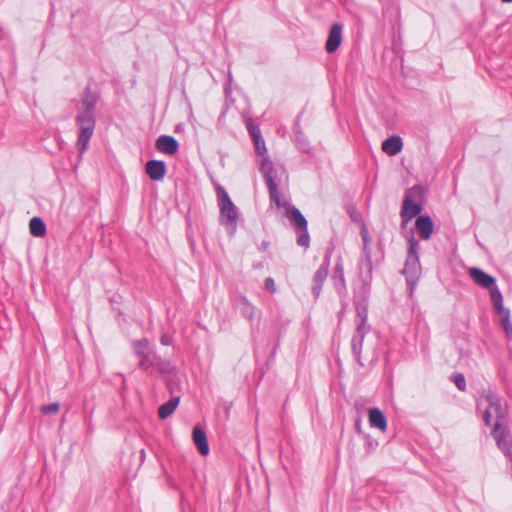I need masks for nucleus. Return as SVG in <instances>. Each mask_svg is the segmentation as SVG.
Segmentation results:
<instances>
[{
    "label": "nucleus",
    "mask_w": 512,
    "mask_h": 512,
    "mask_svg": "<svg viewBox=\"0 0 512 512\" xmlns=\"http://www.w3.org/2000/svg\"><path fill=\"white\" fill-rule=\"evenodd\" d=\"M179 404V397H172L167 402L162 404L158 410V416L160 419L165 420L170 417L176 410Z\"/></svg>",
    "instance_id": "6ab92c4d"
},
{
    "label": "nucleus",
    "mask_w": 512,
    "mask_h": 512,
    "mask_svg": "<svg viewBox=\"0 0 512 512\" xmlns=\"http://www.w3.org/2000/svg\"><path fill=\"white\" fill-rule=\"evenodd\" d=\"M216 194L220 208L221 222L223 225L231 228L232 232H234L237 226V208L230 199L227 191L222 186L218 185L216 187Z\"/></svg>",
    "instance_id": "f03ea898"
},
{
    "label": "nucleus",
    "mask_w": 512,
    "mask_h": 512,
    "mask_svg": "<svg viewBox=\"0 0 512 512\" xmlns=\"http://www.w3.org/2000/svg\"><path fill=\"white\" fill-rule=\"evenodd\" d=\"M453 381L459 390L464 391L466 389L465 377L462 374L455 375Z\"/></svg>",
    "instance_id": "bb28decb"
},
{
    "label": "nucleus",
    "mask_w": 512,
    "mask_h": 512,
    "mask_svg": "<svg viewBox=\"0 0 512 512\" xmlns=\"http://www.w3.org/2000/svg\"><path fill=\"white\" fill-rule=\"evenodd\" d=\"M59 410V404L58 403H50V404H47V405H43L41 407V411L44 413V414H55L57 413Z\"/></svg>",
    "instance_id": "a878e982"
},
{
    "label": "nucleus",
    "mask_w": 512,
    "mask_h": 512,
    "mask_svg": "<svg viewBox=\"0 0 512 512\" xmlns=\"http://www.w3.org/2000/svg\"><path fill=\"white\" fill-rule=\"evenodd\" d=\"M328 272H329V261L324 260L323 263L318 268V270L316 271L314 278H313L312 294L314 295L315 298L319 297L321 290H322V285L325 282V280L327 279Z\"/></svg>",
    "instance_id": "ddd939ff"
},
{
    "label": "nucleus",
    "mask_w": 512,
    "mask_h": 512,
    "mask_svg": "<svg viewBox=\"0 0 512 512\" xmlns=\"http://www.w3.org/2000/svg\"><path fill=\"white\" fill-rule=\"evenodd\" d=\"M343 25L336 22L334 23L328 34V38L325 44V49L327 53H334L341 45L343 39Z\"/></svg>",
    "instance_id": "9d476101"
},
{
    "label": "nucleus",
    "mask_w": 512,
    "mask_h": 512,
    "mask_svg": "<svg viewBox=\"0 0 512 512\" xmlns=\"http://www.w3.org/2000/svg\"><path fill=\"white\" fill-rule=\"evenodd\" d=\"M502 2H504V3H511L512 0H502Z\"/></svg>",
    "instance_id": "e433bc0d"
},
{
    "label": "nucleus",
    "mask_w": 512,
    "mask_h": 512,
    "mask_svg": "<svg viewBox=\"0 0 512 512\" xmlns=\"http://www.w3.org/2000/svg\"><path fill=\"white\" fill-rule=\"evenodd\" d=\"M30 233L35 237H42L46 233L44 221L39 217H33L29 222Z\"/></svg>",
    "instance_id": "4be33fe9"
},
{
    "label": "nucleus",
    "mask_w": 512,
    "mask_h": 512,
    "mask_svg": "<svg viewBox=\"0 0 512 512\" xmlns=\"http://www.w3.org/2000/svg\"><path fill=\"white\" fill-rule=\"evenodd\" d=\"M133 349L135 354L140 358V368L147 370L155 363V355H151L148 349L147 339H140L133 342Z\"/></svg>",
    "instance_id": "1a4fd4ad"
},
{
    "label": "nucleus",
    "mask_w": 512,
    "mask_h": 512,
    "mask_svg": "<svg viewBox=\"0 0 512 512\" xmlns=\"http://www.w3.org/2000/svg\"><path fill=\"white\" fill-rule=\"evenodd\" d=\"M296 143L302 151H306L308 149V143L306 141H300L299 137L296 138Z\"/></svg>",
    "instance_id": "f704fd0d"
},
{
    "label": "nucleus",
    "mask_w": 512,
    "mask_h": 512,
    "mask_svg": "<svg viewBox=\"0 0 512 512\" xmlns=\"http://www.w3.org/2000/svg\"><path fill=\"white\" fill-rule=\"evenodd\" d=\"M369 423L372 427L385 431L387 428V420L384 413L378 409L373 408L369 411Z\"/></svg>",
    "instance_id": "a211bd4d"
},
{
    "label": "nucleus",
    "mask_w": 512,
    "mask_h": 512,
    "mask_svg": "<svg viewBox=\"0 0 512 512\" xmlns=\"http://www.w3.org/2000/svg\"><path fill=\"white\" fill-rule=\"evenodd\" d=\"M269 242L268 241H262L261 243V247H260V252H266L267 249H268V246H269Z\"/></svg>",
    "instance_id": "c9c22d12"
},
{
    "label": "nucleus",
    "mask_w": 512,
    "mask_h": 512,
    "mask_svg": "<svg viewBox=\"0 0 512 512\" xmlns=\"http://www.w3.org/2000/svg\"><path fill=\"white\" fill-rule=\"evenodd\" d=\"M260 172L264 177V181L268 188L269 197L271 202L275 203L277 208H281L284 204L281 201L280 193L278 190L277 178L278 173L274 168L272 161L269 158H263L261 161Z\"/></svg>",
    "instance_id": "7ed1b4c3"
},
{
    "label": "nucleus",
    "mask_w": 512,
    "mask_h": 512,
    "mask_svg": "<svg viewBox=\"0 0 512 512\" xmlns=\"http://www.w3.org/2000/svg\"><path fill=\"white\" fill-rule=\"evenodd\" d=\"M490 299L496 313H499L507 309L506 307H504L503 296L498 287L493 286L492 288H490Z\"/></svg>",
    "instance_id": "aec40b11"
},
{
    "label": "nucleus",
    "mask_w": 512,
    "mask_h": 512,
    "mask_svg": "<svg viewBox=\"0 0 512 512\" xmlns=\"http://www.w3.org/2000/svg\"><path fill=\"white\" fill-rule=\"evenodd\" d=\"M357 317L359 318V322L357 323L356 331L351 341V348L356 360L362 365L360 355L364 337L369 332L370 327L367 325V313L365 309L363 311L357 310Z\"/></svg>",
    "instance_id": "423d86ee"
},
{
    "label": "nucleus",
    "mask_w": 512,
    "mask_h": 512,
    "mask_svg": "<svg viewBox=\"0 0 512 512\" xmlns=\"http://www.w3.org/2000/svg\"><path fill=\"white\" fill-rule=\"evenodd\" d=\"M417 246H418L417 241H415V240L410 241V245L408 248V256H417V250H416Z\"/></svg>",
    "instance_id": "2f4dec72"
},
{
    "label": "nucleus",
    "mask_w": 512,
    "mask_h": 512,
    "mask_svg": "<svg viewBox=\"0 0 512 512\" xmlns=\"http://www.w3.org/2000/svg\"><path fill=\"white\" fill-rule=\"evenodd\" d=\"M286 214L289 221L295 226L297 236V244L299 246L308 247L309 246V233H308V223L306 218L303 216L301 211L291 205L286 207Z\"/></svg>",
    "instance_id": "39448f33"
},
{
    "label": "nucleus",
    "mask_w": 512,
    "mask_h": 512,
    "mask_svg": "<svg viewBox=\"0 0 512 512\" xmlns=\"http://www.w3.org/2000/svg\"><path fill=\"white\" fill-rule=\"evenodd\" d=\"M192 438L194 444L196 445L199 453L203 456L208 455L209 453V445L207 441L206 434L202 428L199 426H195L192 432Z\"/></svg>",
    "instance_id": "2eb2a0df"
},
{
    "label": "nucleus",
    "mask_w": 512,
    "mask_h": 512,
    "mask_svg": "<svg viewBox=\"0 0 512 512\" xmlns=\"http://www.w3.org/2000/svg\"><path fill=\"white\" fill-rule=\"evenodd\" d=\"M98 100L99 94L94 92L90 85L86 86L80 99L82 113L76 116V124L79 127L76 146L80 156L88 148L90 139L95 130L96 120L94 110Z\"/></svg>",
    "instance_id": "f257e3e1"
},
{
    "label": "nucleus",
    "mask_w": 512,
    "mask_h": 512,
    "mask_svg": "<svg viewBox=\"0 0 512 512\" xmlns=\"http://www.w3.org/2000/svg\"><path fill=\"white\" fill-rule=\"evenodd\" d=\"M422 192V188L417 185L406 191L400 212L403 222L410 221L422 211L421 203L416 202L422 198Z\"/></svg>",
    "instance_id": "20e7f679"
},
{
    "label": "nucleus",
    "mask_w": 512,
    "mask_h": 512,
    "mask_svg": "<svg viewBox=\"0 0 512 512\" xmlns=\"http://www.w3.org/2000/svg\"><path fill=\"white\" fill-rule=\"evenodd\" d=\"M160 342L162 345L164 346H167V345H170L172 340H171V337L167 334H163L160 338Z\"/></svg>",
    "instance_id": "473e14b6"
},
{
    "label": "nucleus",
    "mask_w": 512,
    "mask_h": 512,
    "mask_svg": "<svg viewBox=\"0 0 512 512\" xmlns=\"http://www.w3.org/2000/svg\"><path fill=\"white\" fill-rule=\"evenodd\" d=\"M488 406L484 412L483 420L487 426L491 425L492 419L502 423L505 418V409L502 407L497 396L489 394L486 396Z\"/></svg>",
    "instance_id": "0eeeda50"
},
{
    "label": "nucleus",
    "mask_w": 512,
    "mask_h": 512,
    "mask_svg": "<svg viewBox=\"0 0 512 512\" xmlns=\"http://www.w3.org/2000/svg\"><path fill=\"white\" fill-rule=\"evenodd\" d=\"M155 147L161 153L173 155L178 151L179 143L173 136L161 135L157 138Z\"/></svg>",
    "instance_id": "f8f14e48"
},
{
    "label": "nucleus",
    "mask_w": 512,
    "mask_h": 512,
    "mask_svg": "<svg viewBox=\"0 0 512 512\" xmlns=\"http://www.w3.org/2000/svg\"><path fill=\"white\" fill-rule=\"evenodd\" d=\"M403 147V142L400 136L393 135L387 138L382 143V150L389 154L390 156H394L398 154Z\"/></svg>",
    "instance_id": "f3484780"
},
{
    "label": "nucleus",
    "mask_w": 512,
    "mask_h": 512,
    "mask_svg": "<svg viewBox=\"0 0 512 512\" xmlns=\"http://www.w3.org/2000/svg\"><path fill=\"white\" fill-rule=\"evenodd\" d=\"M332 278L334 280V285H335L336 289L338 290L339 293H341V290L345 289V278H344L343 266L340 261H337V263L335 265Z\"/></svg>",
    "instance_id": "412c9836"
},
{
    "label": "nucleus",
    "mask_w": 512,
    "mask_h": 512,
    "mask_svg": "<svg viewBox=\"0 0 512 512\" xmlns=\"http://www.w3.org/2000/svg\"><path fill=\"white\" fill-rule=\"evenodd\" d=\"M241 312L246 318H248L249 320H252L254 317L255 307L251 303L246 301V299H244L243 307L241 308Z\"/></svg>",
    "instance_id": "393cba45"
},
{
    "label": "nucleus",
    "mask_w": 512,
    "mask_h": 512,
    "mask_svg": "<svg viewBox=\"0 0 512 512\" xmlns=\"http://www.w3.org/2000/svg\"><path fill=\"white\" fill-rule=\"evenodd\" d=\"M421 264L419 258H407L402 273L406 277V282L410 294L413 293L415 286L421 275Z\"/></svg>",
    "instance_id": "6e6552de"
},
{
    "label": "nucleus",
    "mask_w": 512,
    "mask_h": 512,
    "mask_svg": "<svg viewBox=\"0 0 512 512\" xmlns=\"http://www.w3.org/2000/svg\"><path fill=\"white\" fill-rule=\"evenodd\" d=\"M166 171V164L161 160H149L145 165V172L152 181L163 180Z\"/></svg>",
    "instance_id": "9b49d317"
},
{
    "label": "nucleus",
    "mask_w": 512,
    "mask_h": 512,
    "mask_svg": "<svg viewBox=\"0 0 512 512\" xmlns=\"http://www.w3.org/2000/svg\"><path fill=\"white\" fill-rule=\"evenodd\" d=\"M361 236H362V240H363V244H364V250L366 252V256H369L370 255V251L367 250V246H368V230L367 228L363 225L362 228H361Z\"/></svg>",
    "instance_id": "cd10ccee"
},
{
    "label": "nucleus",
    "mask_w": 512,
    "mask_h": 512,
    "mask_svg": "<svg viewBox=\"0 0 512 512\" xmlns=\"http://www.w3.org/2000/svg\"><path fill=\"white\" fill-rule=\"evenodd\" d=\"M492 435L497 442H499L502 439H505L506 437L510 436L507 428L502 425L500 422H496L494 425V429L492 430Z\"/></svg>",
    "instance_id": "5701e85b"
},
{
    "label": "nucleus",
    "mask_w": 512,
    "mask_h": 512,
    "mask_svg": "<svg viewBox=\"0 0 512 512\" xmlns=\"http://www.w3.org/2000/svg\"><path fill=\"white\" fill-rule=\"evenodd\" d=\"M255 149L258 154H263L266 151V146L264 141H260V138H256V141H254Z\"/></svg>",
    "instance_id": "c85d7f7f"
},
{
    "label": "nucleus",
    "mask_w": 512,
    "mask_h": 512,
    "mask_svg": "<svg viewBox=\"0 0 512 512\" xmlns=\"http://www.w3.org/2000/svg\"><path fill=\"white\" fill-rule=\"evenodd\" d=\"M415 226L417 229V232L419 236L427 240L431 237L433 230H434V224L430 216L428 215H421L416 219Z\"/></svg>",
    "instance_id": "4468645a"
},
{
    "label": "nucleus",
    "mask_w": 512,
    "mask_h": 512,
    "mask_svg": "<svg viewBox=\"0 0 512 512\" xmlns=\"http://www.w3.org/2000/svg\"><path fill=\"white\" fill-rule=\"evenodd\" d=\"M471 278L483 288H492L495 284V278L486 274L479 268H471L469 271Z\"/></svg>",
    "instance_id": "dca6fc26"
},
{
    "label": "nucleus",
    "mask_w": 512,
    "mask_h": 512,
    "mask_svg": "<svg viewBox=\"0 0 512 512\" xmlns=\"http://www.w3.org/2000/svg\"><path fill=\"white\" fill-rule=\"evenodd\" d=\"M501 317V324L507 335L512 334V322L510 320V311L506 309L498 313Z\"/></svg>",
    "instance_id": "b1692460"
},
{
    "label": "nucleus",
    "mask_w": 512,
    "mask_h": 512,
    "mask_svg": "<svg viewBox=\"0 0 512 512\" xmlns=\"http://www.w3.org/2000/svg\"><path fill=\"white\" fill-rule=\"evenodd\" d=\"M265 288L268 291H270L271 293H275L276 287H275V282H274L273 278L268 277V278L265 279Z\"/></svg>",
    "instance_id": "c756f323"
},
{
    "label": "nucleus",
    "mask_w": 512,
    "mask_h": 512,
    "mask_svg": "<svg viewBox=\"0 0 512 512\" xmlns=\"http://www.w3.org/2000/svg\"><path fill=\"white\" fill-rule=\"evenodd\" d=\"M249 132L254 141H256V138H258V139L260 138L258 128L251 127V128H249Z\"/></svg>",
    "instance_id": "72a5a7b5"
},
{
    "label": "nucleus",
    "mask_w": 512,
    "mask_h": 512,
    "mask_svg": "<svg viewBox=\"0 0 512 512\" xmlns=\"http://www.w3.org/2000/svg\"><path fill=\"white\" fill-rule=\"evenodd\" d=\"M417 246H418L417 241H415V240L410 241V245L408 248V256H417V250H416Z\"/></svg>",
    "instance_id": "7c9ffc66"
}]
</instances>
